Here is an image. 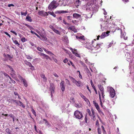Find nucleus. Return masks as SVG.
<instances>
[{
    "label": "nucleus",
    "mask_w": 134,
    "mask_h": 134,
    "mask_svg": "<svg viewBox=\"0 0 134 134\" xmlns=\"http://www.w3.org/2000/svg\"><path fill=\"white\" fill-rule=\"evenodd\" d=\"M58 4L56 1H52L49 5L48 9L50 10H52L53 9L55 8L58 6Z\"/></svg>",
    "instance_id": "nucleus-1"
},
{
    "label": "nucleus",
    "mask_w": 134,
    "mask_h": 134,
    "mask_svg": "<svg viewBox=\"0 0 134 134\" xmlns=\"http://www.w3.org/2000/svg\"><path fill=\"white\" fill-rule=\"evenodd\" d=\"M74 115L76 118L79 119H80L83 118V115L82 112L78 110L74 112Z\"/></svg>",
    "instance_id": "nucleus-2"
},
{
    "label": "nucleus",
    "mask_w": 134,
    "mask_h": 134,
    "mask_svg": "<svg viewBox=\"0 0 134 134\" xmlns=\"http://www.w3.org/2000/svg\"><path fill=\"white\" fill-rule=\"evenodd\" d=\"M69 77L73 83H75L77 86L80 87V86L81 84V81H77L75 78L70 76H69Z\"/></svg>",
    "instance_id": "nucleus-3"
},
{
    "label": "nucleus",
    "mask_w": 134,
    "mask_h": 134,
    "mask_svg": "<svg viewBox=\"0 0 134 134\" xmlns=\"http://www.w3.org/2000/svg\"><path fill=\"white\" fill-rule=\"evenodd\" d=\"M107 88L108 90L110 91V97L112 98H113L115 94V90L111 87H108Z\"/></svg>",
    "instance_id": "nucleus-4"
},
{
    "label": "nucleus",
    "mask_w": 134,
    "mask_h": 134,
    "mask_svg": "<svg viewBox=\"0 0 134 134\" xmlns=\"http://www.w3.org/2000/svg\"><path fill=\"white\" fill-rule=\"evenodd\" d=\"M125 56L126 58V60L127 61L129 62L130 63H131L133 62L132 57H131L129 53H126L125 55Z\"/></svg>",
    "instance_id": "nucleus-5"
},
{
    "label": "nucleus",
    "mask_w": 134,
    "mask_h": 134,
    "mask_svg": "<svg viewBox=\"0 0 134 134\" xmlns=\"http://www.w3.org/2000/svg\"><path fill=\"white\" fill-rule=\"evenodd\" d=\"M71 3H74L76 7L78 8V7L81 4V2L80 0H69Z\"/></svg>",
    "instance_id": "nucleus-6"
},
{
    "label": "nucleus",
    "mask_w": 134,
    "mask_h": 134,
    "mask_svg": "<svg viewBox=\"0 0 134 134\" xmlns=\"http://www.w3.org/2000/svg\"><path fill=\"white\" fill-rule=\"evenodd\" d=\"M50 90L51 91V96H52L53 93H54V89L55 88V85L52 83H50Z\"/></svg>",
    "instance_id": "nucleus-7"
},
{
    "label": "nucleus",
    "mask_w": 134,
    "mask_h": 134,
    "mask_svg": "<svg viewBox=\"0 0 134 134\" xmlns=\"http://www.w3.org/2000/svg\"><path fill=\"white\" fill-rule=\"evenodd\" d=\"M101 44L97 43H92V46L95 48L96 50H98L100 48V46Z\"/></svg>",
    "instance_id": "nucleus-8"
},
{
    "label": "nucleus",
    "mask_w": 134,
    "mask_h": 134,
    "mask_svg": "<svg viewBox=\"0 0 134 134\" xmlns=\"http://www.w3.org/2000/svg\"><path fill=\"white\" fill-rule=\"evenodd\" d=\"M107 22L105 21H103L100 24L101 29L102 31L107 29L106 27V23Z\"/></svg>",
    "instance_id": "nucleus-9"
},
{
    "label": "nucleus",
    "mask_w": 134,
    "mask_h": 134,
    "mask_svg": "<svg viewBox=\"0 0 134 134\" xmlns=\"http://www.w3.org/2000/svg\"><path fill=\"white\" fill-rule=\"evenodd\" d=\"M60 87L61 89L63 92L65 90V85H64V81H62L60 83Z\"/></svg>",
    "instance_id": "nucleus-10"
},
{
    "label": "nucleus",
    "mask_w": 134,
    "mask_h": 134,
    "mask_svg": "<svg viewBox=\"0 0 134 134\" xmlns=\"http://www.w3.org/2000/svg\"><path fill=\"white\" fill-rule=\"evenodd\" d=\"M97 110L98 113L100 114L101 115H104V113L100 109L98 105H96L95 106Z\"/></svg>",
    "instance_id": "nucleus-11"
},
{
    "label": "nucleus",
    "mask_w": 134,
    "mask_h": 134,
    "mask_svg": "<svg viewBox=\"0 0 134 134\" xmlns=\"http://www.w3.org/2000/svg\"><path fill=\"white\" fill-rule=\"evenodd\" d=\"M73 16L74 18L76 19H79L81 17V15L77 13H75L73 14Z\"/></svg>",
    "instance_id": "nucleus-12"
},
{
    "label": "nucleus",
    "mask_w": 134,
    "mask_h": 134,
    "mask_svg": "<svg viewBox=\"0 0 134 134\" xmlns=\"http://www.w3.org/2000/svg\"><path fill=\"white\" fill-rule=\"evenodd\" d=\"M119 30L120 31V32H121V37L122 38V37H123V38L125 40H127V37H125V33H124L123 34L122 32V30H121V29H119Z\"/></svg>",
    "instance_id": "nucleus-13"
},
{
    "label": "nucleus",
    "mask_w": 134,
    "mask_h": 134,
    "mask_svg": "<svg viewBox=\"0 0 134 134\" xmlns=\"http://www.w3.org/2000/svg\"><path fill=\"white\" fill-rule=\"evenodd\" d=\"M7 66L11 70V72L12 74L14 75H15V71L14 70L12 67L8 65H7Z\"/></svg>",
    "instance_id": "nucleus-14"
},
{
    "label": "nucleus",
    "mask_w": 134,
    "mask_h": 134,
    "mask_svg": "<svg viewBox=\"0 0 134 134\" xmlns=\"http://www.w3.org/2000/svg\"><path fill=\"white\" fill-rule=\"evenodd\" d=\"M84 60H85V63L87 64H88H88L89 65H93V64L92 63H90V62H89L88 61V60L87 58H86V57L84 58Z\"/></svg>",
    "instance_id": "nucleus-15"
},
{
    "label": "nucleus",
    "mask_w": 134,
    "mask_h": 134,
    "mask_svg": "<svg viewBox=\"0 0 134 134\" xmlns=\"http://www.w3.org/2000/svg\"><path fill=\"white\" fill-rule=\"evenodd\" d=\"M21 81L23 82L24 85L25 87H26L27 86L28 84L27 82L25 79H24Z\"/></svg>",
    "instance_id": "nucleus-16"
},
{
    "label": "nucleus",
    "mask_w": 134,
    "mask_h": 134,
    "mask_svg": "<svg viewBox=\"0 0 134 134\" xmlns=\"http://www.w3.org/2000/svg\"><path fill=\"white\" fill-rule=\"evenodd\" d=\"M26 20L27 21L30 22H31L32 21V20L31 19L30 17L27 15L26 18Z\"/></svg>",
    "instance_id": "nucleus-17"
},
{
    "label": "nucleus",
    "mask_w": 134,
    "mask_h": 134,
    "mask_svg": "<svg viewBox=\"0 0 134 134\" xmlns=\"http://www.w3.org/2000/svg\"><path fill=\"white\" fill-rule=\"evenodd\" d=\"M91 11L92 12V13L91 14L90 18H91L92 17V15H93L94 13H95L96 12H97V10L96 9H93V8L92 7V10H91Z\"/></svg>",
    "instance_id": "nucleus-18"
},
{
    "label": "nucleus",
    "mask_w": 134,
    "mask_h": 134,
    "mask_svg": "<svg viewBox=\"0 0 134 134\" xmlns=\"http://www.w3.org/2000/svg\"><path fill=\"white\" fill-rule=\"evenodd\" d=\"M43 120L45 121V124L48 127L51 126L50 124H49L48 121L46 119H44Z\"/></svg>",
    "instance_id": "nucleus-19"
},
{
    "label": "nucleus",
    "mask_w": 134,
    "mask_h": 134,
    "mask_svg": "<svg viewBox=\"0 0 134 134\" xmlns=\"http://www.w3.org/2000/svg\"><path fill=\"white\" fill-rule=\"evenodd\" d=\"M57 12L58 13H68V12L66 11H64L63 10H60L57 11Z\"/></svg>",
    "instance_id": "nucleus-20"
},
{
    "label": "nucleus",
    "mask_w": 134,
    "mask_h": 134,
    "mask_svg": "<svg viewBox=\"0 0 134 134\" xmlns=\"http://www.w3.org/2000/svg\"><path fill=\"white\" fill-rule=\"evenodd\" d=\"M17 104L20 106H21L23 108H24L25 107V106L23 105L22 103L20 101H18V103H17Z\"/></svg>",
    "instance_id": "nucleus-21"
},
{
    "label": "nucleus",
    "mask_w": 134,
    "mask_h": 134,
    "mask_svg": "<svg viewBox=\"0 0 134 134\" xmlns=\"http://www.w3.org/2000/svg\"><path fill=\"white\" fill-rule=\"evenodd\" d=\"M41 76L42 78L43 79V80L45 82L47 81V78L45 76V75L44 74H41Z\"/></svg>",
    "instance_id": "nucleus-22"
},
{
    "label": "nucleus",
    "mask_w": 134,
    "mask_h": 134,
    "mask_svg": "<svg viewBox=\"0 0 134 134\" xmlns=\"http://www.w3.org/2000/svg\"><path fill=\"white\" fill-rule=\"evenodd\" d=\"M98 86L100 91H104V88L101 85H98Z\"/></svg>",
    "instance_id": "nucleus-23"
},
{
    "label": "nucleus",
    "mask_w": 134,
    "mask_h": 134,
    "mask_svg": "<svg viewBox=\"0 0 134 134\" xmlns=\"http://www.w3.org/2000/svg\"><path fill=\"white\" fill-rule=\"evenodd\" d=\"M65 81L66 84L68 85L69 86H70L71 84L70 81L67 79H65Z\"/></svg>",
    "instance_id": "nucleus-24"
},
{
    "label": "nucleus",
    "mask_w": 134,
    "mask_h": 134,
    "mask_svg": "<svg viewBox=\"0 0 134 134\" xmlns=\"http://www.w3.org/2000/svg\"><path fill=\"white\" fill-rule=\"evenodd\" d=\"M76 38L77 39H79L80 40H84V36H76Z\"/></svg>",
    "instance_id": "nucleus-25"
},
{
    "label": "nucleus",
    "mask_w": 134,
    "mask_h": 134,
    "mask_svg": "<svg viewBox=\"0 0 134 134\" xmlns=\"http://www.w3.org/2000/svg\"><path fill=\"white\" fill-rule=\"evenodd\" d=\"M12 40L13 42H14L16 45H17V46H19L20 45V44L18 43L17 40H13V39Z\"/></svg>",
    "instance_id": "nucleus-26"
},
{
    "label": "nucleus",
    "mask_w": 134,
    "mask_h": 134,
    "mask_svg": "<svg viewBox=\"0 0 134 134\" xmlns=\"http://www.w3.org/2000/svg\"><path fill=\"white\" fill-rule=\"evenodd\" d=\"M53 31L56 34L59 35H60V32L57 30L55 29L54 30H53Z\"/></svg>",
    "instance_id": "nucleus-27"
},
{
    "label": "nucleus",
    "mask_w": 134,
    "mask_h": 134,
    "mask_svg": "<svg viewBox=\"0 0 134 134\" xmlns=\"http://www.w3.org/2000/svg\"><path fill=\"white\" fill-rule=\"evenodd\" d=\"M5 131L8 134H12L11 133V131L9 128H7Z\"/></svg>",
    "instance_id": "nucleus-28"
},
{
    "label": "nucleus",
    "mask_w": 134,
    "mask_h": 134,
    "mask_svg": "<svg viewBox=\"0 0 134 134\" xmlns=\"http://www.w3.org/2000/svg\"><path fill=\"white\" fill-rule=\"evenodd\" d=\"M38 13L39 14H43L44 13V14L45 15H48V14L46 12H44L43 11H41L38 12Z\"/></svg>",
    "instance_id": "nucleus-29"
},
{
    "label": "nucleus",
    "mask_w": 134,
    "mask_h": 134,
    "mask_svg": "<svg viewBox=\"0 0 134 134\" xmlns=\"http://www.w3.org/2000/svg\"><path fill=\"white\" fill-rule=\"evenodd\" d=\"M109 32H104L102 33V34L105 37L108 36L109 35Z\"/></svg>",
    "instance_id": "nucleus-30"
},
{
    "label": "nucleus",
    "mask_w": 134,
    "mask_h": 134,
    "mask_svg": "<svg viewBox=\"0 0 134 134\" xmlns=\"http://www.w3.org/2000/svg\"><path fill=\"white\" fill-rule=\"evenodd\" d=\"M75 106L77 108H80L81 107L82 105L80 104L76 103Z\"/></svg>",
    "instance_id": "nucleus-31"
},
{
    "label": "nucleus",
    "mask_w": 134,
    "mask_h": 134,
    "mask_svg": "<svg viewBox=\"0 0 134 134\" xmlns=\"http://www.w3.org/2000/svg\"><path fill=\"white\" fill-rule=\"evenodd\" d=\"M100 37V38L101 39H103L105 38V36L103 35V34H102L100 36H98L97 37V40H99V38Z\"/></svg>",
    "instance_id": "nucleus-32"
},
{
    "label": "nucleus",
    "mask_w": 134,
    "mask_h": 134,
    "mask_svg": "<svg viewBox=\"0 0 134 134\" xmlns=\"http://www.w3.org/2000/svg\"><path fill=\"white\" fill-rule=\"evenodd\" d=\"M3 74L4 76H5L7 78L8 77L9 78L10 80L12 79V78H11V77L7 74L5 72H4Z\"/></svg>",
    "instance_id": "nucleus-33"
},
{
    "label": "nucleus",
    "mask_w": 134,
    "mask_h": 134,
    "mask_svg": "<svg viewBox=\"0 0 134 134\" xmlns=\"http://www.w3.org/2000/svg\"><path fill=\"white\" fill-rule=\"evenodd\" d=\"M49 14H50L51 15H52L53 16L55 17L56 16L55 14L53 12H48Z\"/></svg>",
    "instance_id": "nucleus-34"
},
{
    "label": "nucleus",
    "mask_w": 134,
    "mask_h": 134,
    "mask_svg": "<svg viewBox=\"0 0 134 134\" xmlns=\"http://www.w3.org/2000/svg\"><path fill=\"white\" fill-rule=\"evenodd\" d=\"M99 99L100 100V104L102 103V98L101 96V94L99 92Z\"/></svg>",
    "instance_id": "nucleus-35"
},
{
    "label": "nucleus",
    "mask_w": 134,
    "mask_h": 134,
    "mask_svg": "<svg viewBox=\"0 0 134 134\" xmlns=\"http://www.w3.org/2000/svg\"><path fill=\"white\" fill-rule=\"evenodd\" d=\"M42 40L43 41H46L47 40V38L44 36L43 35L42 36Z\"/></svg>",
    "instance_id": "nucleus-36"
},
{
    "label": "nucleus",
    "mask_w": 134,
    "mask_h": 134,
    "mask_svg": "<svg viewBox=\"0 0 134 134\" xmlns=\"http://www.w3.org/2000/svg\"><path fill=\"white\" fill-rule=\"evenodd\" d=\"M25 64L26 65L29 66V67H30L31 66H32V65L31 63L28 61H26Z\"/></svg>",
    "instance_id": "nucleus-37"
},
{
    "label": "nucleus",
    "mask_w": 134,
    "mask_h": 134,
    "mask_svg": "<svg viewBox=\"0 0 134 134\" xmlns=\"http://www.w3.org/2000/svg\"><path fill=\"white\" fill-rule=\"evenodd\" d=\"M27 11H26L25 12H21V15H24V16H26L27 14Z\"/></svg>",
    "instance_id": "nucleus-38"
},
{
    "label": "nucleus",
    "mask_w": 134,
    "mask_h": 134,
    "mask_svg": "<svg viewBox=\"0 0 134 134\" xmlns=\"http://www.w3.org/2000/svg\"><path fill=\"white\" fill-rule=\"evenodd\" d=\"M70 102L71 103H75V101L74 99V97H71L70 98Z\"/></svg>",
    "instance_id": "nucleus-39"
},
{
    "label": "nucleus",
    "mask_w": 134,
    "mask_h": 134,
    "mask_svg": "<svg viewBox=\"0 0 134 134\" xmlns=\"http://www.w3.org/2000/svg\"><path fill=\"white\" fill-rule=\"evenodd\" d=\"M87 112L89 114L90 116H92V114H91V111L90 109H87Z\"/></svg>",
    "instance_id": "nucleus-40"
},
{
    "label": "nucleus",
    "mask_w": 134,
    "mask_h": 134,
    "mask_svg": "<svg viewBox=\"0 0 134 134\" xmlns=\"http://www.w3.org/2000/svg\"><path fill=\"white\" fill-rule=\"evenodd\" d=\"M38 53L39 54L42 56L46 57L47 56V55L44 54L41 52H39Z\"/></svg>",
    "instance_id": "nucleus-41"
},
{
    "label": "nucleus",
    "mask_w": 134,
    "mask_h": 134,
    "mask_svg": "<svg viewBox=\"0 0 134 134\" xmlns=\"http://www.w3.org/2000/svg\"><path fill=\"white\" fill-rule=\"evenodd\" d=\"M96 125L98 126V127H99V121L98 120H97L96 121Z\"/></svg>",
    "instance_id": "nucleus-42"
},
{
    "label": "nucleus",
    "mask_w": 134,
    "mask_h": 134,
    "mask_svg": "<svg viewBox=\"0 0 134 134\" xmlns=\"http://www.w3.org/2000/svg\"><path fill=\"white\" fill-rule=\"evenodd\" d=\"M9 102H11V103H12V102H13L15 103L16 104L18 103V101H17L16 100L11 99V101H9Z\"/></svg>",
    "instance_id": "nucleus-43"
},
{
    "label": "nucleus",
    "mask_w": 134,
    "mask_h": 134,
    "mask_svg": "<svg viewBox=\"0 0 134 134\" xmlns=\"http://www.w3.org/2000/svg\"><path fill=\"white\" fill-rule=\"evenodd\" d=\"M31 111L32 113L35 116H36V112L32 108L31 110Z\"/></svg>",
    "instance_id": "nucleus-44"
},
{
    "label": "nucleus",
    "mask_w": 134,
    "mask_h": 134,
    "mask_svg": "<svg viewBox=\"0 0 134 134\" xmlns=\"http://www.w3.org/2000/svg\"><path fill=\"white\" fill-rule=\"evenodd\" d=\"M79 94L80 95V96H81V97L82 98H83V99H86V97H85L84 96L83 94H82V93H79Z\"/></svg>",
    "instance_id": "nucleus-45"
},
{
    "label": "nucleus",
    "mask_w": 134,
    "mask_h": 134,
    "mask_svg": "<svg viewBox=\"0 0 134 134\" xmlns=\"http://www.w3.org/2000/svg\"><path fill=\"white\" fill-rule=\"evenodd\" d=\"M72 31L74 32L75 33H76L77 32V30L74 27V26H73Z\"/></svg>",
    "instance_id": "nucleus-46"
},
{
    "label": "nucleus",
    "mask_w": 134,
    "mask_h": 134,
    "mask_svg": "<svg viewBox=\"0 0 134 134\" xmlns=\"http://www.w3.org/2000/svg\"><path fill=\"white\" fill-rule=\"evenodd\" d=\"M49 28L51 29L53 31L55 29L54 27L52 25H50L49 26Z\"/></svg>",
    "instance_id": "nucleus-47"
},
{
    "label": "nucleus",
    "mask_w": 134,
    "mask_h": 134,
    "mask_svg": "<svg viewBox=\"0 0 134 134\" xmlns=\"http://www.w3.org/2000/svg\"><path fill=\"white\" fill-rule=\"evenodd\" d=\"M21 41L23 42H24L26 41V40L24 37H23L21 38Z\"/></svg>",
    "instance_id": "nucleus-48"
},
{
    "label": "nucleus",
    "mask_w": 134,
    "mask_h": 134,
    "mask_svg": "<svg viewBox=\"0 0 134 134\" xmlns=\"http://www.w3.org/2000/svg\"><path fill=\"white\" fill-rule=\"evenodd\" d=\"M97 130L98 134H101V131L99 127L98 128Z\"/></svg>",
    "instance_id": "nucleus-49"
},
{
    "label": "nucleus",
    "mask_w": 134,
    "mask_h": 134,
    "mask_svg": "<svg viewBox=\"0 0 134 134\" xmlns=\"http://www.w3.org/2000/svg\"><path fill=\"white\" fill-rule=\"evenodd\" d=\"M92 119L94 121H95L96 119V115H92Z\"/></svg>",
    "instance_id": "nucleus-50"
},
{
    "label": "nucleus",
    "mask_w": 134,
    "mask_h": 134,
    "mask_svg": "<svg viewBox=\"0 0 134 134\" xmlns=\"http://www.w3.org/2000/svg\"><path fill=\"white\" fill-rule=\"evenodd\" d=\"M90 83H91V86H92V87L93 88H95V87L94 84H93V83L92 81L91 80L90 81Z\"/></svg>",
    "instance_id": "nucleus-51"
},
{
    "label": "nucleus",
    "mask_w": 134,
    "mask_h": 134,
    "mask_svg": "<svg viewBox=\"0 0 134 134\" xmlns=\"http://www.w3.org/2000/svg\"><path fill=\"white\" fill-rule=\"evenodd\" d=\"M72 52L73 54H75L77 53V50L74 49L73 51H72Z\"/></svg>",
    "instance_id": "nucleus-52"
},
{
    "label": "nucleus",
    "mask_w": 134,
    "mask_h": 134,
    "mask_svg": "<svg viewBox=\"0 0 134 134\" xmlns=\"http://www.w3.org/2000/svg\"><path fill=\"white\" fill-rule=\"evenodd\" d=\"M101 107L104 109L106 110V107L104 105H103L102 104V103H101L100 104Z\"/></svg>",
    "instance_id": "nucleus-53"
},
{
    "label": "nucleus",
    "mask_w": 134,
    "mask_h": 134,
    "mask_svg": "<svg viewBox=\"0 0 134 134\" xmlns=\"http://www.w3.org/2000/svg\"><path fill=\"white\" fill-rule=\"evenodd\" d=\"M37 49L38 51L40 52H42L43 51V50H42V49L41 48L39 47H37Z\"/></svg>",
    "instance_id": "nucleus-54"
},
{
    "label": "nucleus",
    "mask_w": 134,
    "mask_h": 134,
    "mask_svg": "<svg viewBox=\"0 0 134 134\" xmlns=\"http://www.w3.org/2000/svg\"><path fill=\"white\" fill-rule=\"evenodd\" d=\"M43 49H44V50L45 52H46L47 53H48V54H52V53L50 51H47V50H46V49H45V48H43Z\"/></svg>",
    "instance_id": "nucleus-55"
},
{
    "label": "nucleus",
    "mask_w": 134,
    "mask_h": 134,
    "mask_svg": "<svg viewBox=\"0 0 134 134\" xmlns=\"http://www.w3.org/2000/svg\"><path fill=\"white\" fill-rule=\"evenodd\" d=\"M72 18V17L71 16H68L67 17V19L69 20H71Z\"/></svg>",
    "instance_id": "nucleus-56"
},
{
    "label": "nucleus",
    "mask_w": 134,
    "mask_h": 134,
    "mask_svg": "<svg viewBox=\"0 0 134 134\" xmlns=\"http://www.w3.org/2000/svg\"><path fill=\"white\" fill-rule=\"evenodd\" d=\"M85 122L87 123V122L88 119L86 115L85 116Z\"/></svg>",
    "instance_id": "nucleus-57"
},
{
    "label": "nucleus",
    "mask_w": 134,
    "mask_h": 134,
    "mask_svg": "<svg viewBox=\"0 0 134 134\" xmlns=\"http://www.w3.org/2000/svg\"><path fill=\"white\" fill-rule=\"evenodd\" d=\"M68 60L67 58H65L63 62L65 63H66L67 62H68Z\"/></svg>",
    "instance_id": "nucleus-58"
},
{
    "label": "nucleus",
    "mask_w": 134,
    "mask_h": 134,
    "mask_svg": "<svg viewBox=\"0 0 134 134\" xmlns=\"http://www.w3.org/2000/svg\"><path fill=\"white\" fill-rule=\"evenodd\" d=\"M18 78L21 81L23 80L24 79H23L22 77L20 75H19L18 76Z\"/></svg>",
    "instance_id": "nucleus-59"
},
{
    "label": "nucleus",
    "mask_w": 134,
    "mask_h": 134,
    "mask_svg": "<svg viewBox=\"0 0 134 134\" xmlns=\"http://www.w3.org/2000/svg\"><path fill=\"white\" fill-rule=\"evenodd\" d=\"M102 9L104 11V14L105 15H107V12H106L105 9L103 8Z\"/></svg>",
    "instance_id": "nucleus-60"
},
{
    "label": "nucleus",
    "mask_w": 134,
    "mask_h": 134,
    "mask_svg": "<svg viewBox=\"0 0 134 134\" xmlns=\"http://www.w3.org/2000/svg\"><path fill=\"white\" fill-rule=\"evenodd\" d=\"M4 33L6 35H7L10 38L11 37V36H10V35L9 34H8L7 32H4Z\"/></svg>",
    "instance_id": "nucleus-61"
},
{
    "label": "nucleus",
    "mask_w": 134,
    "mask_h": 134,
    "mask_svg": "<svg viewBox=\"0 0 134 134\" xmlns=\"http://www.w3.org/2000/svg\"><path fill=\"white\" fill-rule=\"evenodd\" d=\"M27 59H32V58L29 55H27Z\"/></svg>",
    "instance_id": "nucleus-62"
},
{
    "label": "nucleus",
    "mask_w": 134,
    "mask_h": 134,
    "mask_svg": "<svg viewBox=\"0 0 134 134\" xmlns=\"http://www.w3.org/2000/svg\"><path fill=\"white\" fill-rule=\"evenodd\" d=\"M91 112L92 113V115H95V114H94V110L93 109H91Z\"/></svg>",
    "instance_id": "nucleus-63"
},
{
    "label": "nucleus",
    "mask_w": 134,
    "mask_h": 134,
    "mask_svg": "<svg viewBox=\"0 0 134 134\" xmlns=\"http://www.w3.org/2000/svg\"><path fill=\"white\" fill-rule=\"evenodd\" d=\"M113 43L111 42L109 44L108 46V48H109V47H110L113 44Z\"/></svg>",
    "instance_id": "nucleus-64"
}]
</instances>
